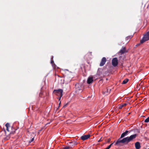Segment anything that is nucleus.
I'll list each match as a JSON object with an SVG mask.
<instances>
[{"instance_id":"nucleus-1","label":"nucleus","mask_w":149,"mask_h":149,"mask_svg":"<svg viewBox=\"0 0 149 149\" xmlns=\"http://www.w3.org/2000/svg\"><path fill=\"white\" fill-rule=\"evenodd\" d=\"M138 136V134H135L131 135L130 136H128L124 138L122 140L119 139L115 144V145L119 146L120 145L121 143H127L129 142L132 141L135 139Z\"/></svg>"},{"instance_id":"nucleus-2","label":"nucleus","mask_w":149,"mask_h":149,"mask_svg":"<svg viewBox=\"0 0 149 149\" xmlns=\"http://www.w3.org/2000/svg\"><path fill=\"white\" fill-rule=\"evenodd\" d=\"M63 91L62 89H59L58 90H54L53 91V93L59 97L58 98V100L60 101L61 99V97L63 96Z\"/></svg>"},{"instance_id":"nucleus-3","label":"nucleus","mask_w":149,"mask_h":149,"mask_svg":"<svg viewBox=\"0 0 149 149\" xmlns=\"http://www.w3.org/2000/svg\"><path fill=\"white\" fill-rule=\"evenodd\" d=\"M148 40H149V31L143 35L142 38L140 40V43H143Z\"/></svg>"},{"instance_id":"nucleus-4","label":"nucleus","mask_w":149,"mask_h":149,"mask_svg":"<svg viewBox=\"0 0 149 149\" xmlns=\"http://www.w3.org/2000/svg\"><path fill=\"white\" fill-rule=\"evenodd\" d=\"M112 63L114 67L117 66L118 63V61L117 58H113L112 61Z\"/></svg>"},{"instance_id":"nucleus-5","label":"nucleus","mask_w":149,"mask_h":149,"mask_svg":"<svg viewBox=\"0 0 149 149\" xmlns=\"http://www.w3.org/2000/svg\"><path fill=\"white\" fill-rule=\"evenodd\" d=\"M106 61L107 60L106 58L104 57H103L101 60L100 65V66H103L105 64Z\"/></svg>"},{"instance_id":"nucleus-6","label":"nucleus","mask_w":149,"mask_h":149,"mask_svg":"<svg viewBox=\"0 0 149 149\" xmlns=\"http://www.w3.org/2000/svg\"><path fill=\"white\" fill-rule=\"evenodd\" d=\"M127 52L126 50V48L125 47H123L122 49L119 52V53L121 54H122L125 53Z\"/></svg>"},{"instance_id":"nucleus-7","label":"nucleus","mask_w":149,"mask_h":149,"mask_svg":"<svg viewBox=\"0 0 149 149\" xmlns=\"http://www.w3.org/2000/svg\"><path fill=\"white\" fill-rule=\"evenodd\" d=\"M90 136L89 134L87 135H84L81 136V138L83 141L85 140L88 139Z\"/></svg>"},{"instance_id":"nucleus-8","label":"nucleus","mask_w":149,"mask_h":149,"mask_svg":"<svg viewBox=\"0 0 149 149\" xmlns=\"http://www.w3.org/2000/svg\"><path fill=\"white\" fill-rule=\"evenodd\" d=\"M93 77H89L87 79V82L88 84H90L93 81Z\"/></svg>"},{"instance_id":"nucleus-9","label":"nucleus","mask_w":149,"mask_h":149,"mask_svg":"<svg viewBox=\"0 0 149 149\" xmlns=\"http://www.w3.org/2000/svg\"><path fill=\"white\" fill-rule=\"evenodd\" d=\"M135 145L136 149H139L141 148L140 143L139 142H136L135 144Z\"/></svg>"},{"instance_id":"nucleus-10","label":"nucleus","mask_w":149,"mask_h":149,"mask_svg":"<svg viewBox=\"0 0 149 149\" xmlns=\"http://www.w3.org/2000/svg\"><path fill=\"white\" fill-rule=\"evenodd\" d=\"M129 132V131L127 130H126L125 132L123 133L120 136V138H122L127 135L128 133Z\"/></svg>"},{"instance_id":"nucleus-11","label":"nucleus","mask_w":149,"mask_h":149,"mask_svg":"<svg viewBox=\"0 0 149 149\" xmlns=\"http://www.w3.org/2000/svg\"><path fill=\"white\" fill-rule=\"evenodd\" d=\"M127 105L126 103H124L123 104H121L119 105L118 108L119 109H121L123 107Z\"/></svg>"},{"instance_id":"nucleus-12","label":"nucleus","mask_w":149,"mask_h":149,"mask_svg":"<svg viewBox=\"0 0 149 149\" xmlns=\"http://www.w3.org/2000/svg\"><path fill=\"white\" fill-rule=\"evenodd\" d=\"M5 126L6 127V130L8 131H9V127H10L9 124L7 123L6 124Z\"/></svg>"},{"instance_id":"nucleus-13","label":"nucleus","mask_w":149,"mask_h":149,"mask_svg":"<svg viewBox=\"0 0 149 149\" xmlns=\"http://www.w3.org/2000/svg\"><path fill=\"white\" fill-rule=\"evenodd\" d=\"M132 38V36H129L126 37L125 38V40L127 41H129Z\"/></svg>"},{"instance_id":"nucleus-14","label":"nucleus","mask_w":149,"mask_h":149,"mask_svg":"<svg viewBox=\"0 0 149 149\" xmlns=\"http://www.w3.org/2000/svg\"><path fill=\"white\" fill-rule=\"evenodd\" d=\"M128 79H125L122 82V84H126L128 81Z\"/></svg>"},{"instance_id":"nucleus-15","label":"nucleus","mask_w":149,"mask_h":149,"mask_svg":"<svg viewBox=\"0 0 149 149\" xmlns=\"http://www.w3.org/2000/svg\"><path fill=\"white\" fill-rule=\"evenodd\" d=\"M144 122L145 123H148L149 122V116L145 120Z\"/></svg>"},{"instance_id":"nucleus-16","label":"nucleus","mask_w":149,"mask_h":149,"mask_svg":"<svg viewBox=\"0 0 149 149\" xmlns=\"http://www.w3.org/2000/svg\"><path fill=\"white\" fill-rule=\"evenodd\" d=\"M53 56H52V58H51V63L52 64L53 63H54V61L53 60H52V59H53Z\"/></svg>"},{"instance_id":"nucleus-17","label":"nucleus","mask_w":149,"mask_h":149,"mask_svg":"<svg viewBox=\"0 0 149 149\" xmlns=\"http://www.w3.org/2000/svg\"><path fill=\"white\" fill-rule=\"evenodd\" d=\"M34 138H32L31 139V141H29L30 143H31V142H33L34 141Z\"/></svg>"},{"instance_id":"nucleus-18","label":"nucleus","mask_w":149,"mask_h":149,"mask_svg":"<svg viewBox=\"0 0 149 149\" xmlns=\"http://www.w3.org/2000/svg\"><path fill=\"white\" fill-rule=\"evenodd\" d=\"M114 143V142L112 143H111V144H110L109 146H108L110 148L111 147V146Z\"/></svg>"},{"instance_id":"nucleus-19","label":"nucleus","mask_w":149,"mask_h":149,"mask_svg":"<svg viewBox=\"0 0 149 149\" xmlns=\"http://www.w3.org/2000/svg\"><path fill=\"white\" fill-rule=\"evenodd\" d=\"M69 148L68 147H66L63 148V149H69Z\"/></svg>"},{"instance_id":"nucleus-20","label":"nucleus","mask_w":149,"mask_h":149,"mask_svg":"<svg viewBox=\"0 0 149 149\" xmlns=\"http://www.w3.org/2000/svg\"><path fill=\"white\" fill-rule=\"evenodd\" d=\"M110 148L108 146L107 148H105V149H109Z\"/></svg>"},{"instance_id":"nucleus-21","label":"nucleus","mask_w":149,"mask_h":149,"mask_svg":"<svg viewBox=\"0 0 149 149\" xmlns=\"http://www.w3.org/2000/svg\"><path fill=\"white\" fill-rule=\"evenodd\" d=\"M102 141V140L101 139H100L98 141V142H100V141Z\"/></svg>"},{"instance_id":"nucleus-22","label":"nucleus","mask_w":149,"mask_h":149,"mask_svg":"<svg viewBox=\"0 0 149 149\" xmlns=\"http://www.w3.org/2000/svg\"><path fill=\"white\" fill-rule=\"evenodd\" d=\"M140 45V43H139V44H137V45H136V46H139V45Z\"/></svg>"},{"instance_id":"nucleus-23","label":"nucleus","mask_w":149,"mask_h":149,"mask_svg":"<svg viewBox=\"0 0 149 149\" xmlns=\"http://www.w3.org/2000/svg\"><path fill=\"white\" fill-rule=\"evenodd\" d=\"M15 132V131L14 132H11L10 133V134H11V133H13V134Z\"/></svg>"},{"instance_id":"nucleus-24","label":"nucleus","mask_w":149,"mask_h":149,"mask_svg":"<svg viewBox=\"0 0 149 149\" xmlns=\"http://www.w3.org/2000/svg\"><path fill=\"white\" fill-rule=\"evenodd\" d=\"M60 104H61V102H60V103H59V105H60Z\"/></svg>"}]
</instances>
